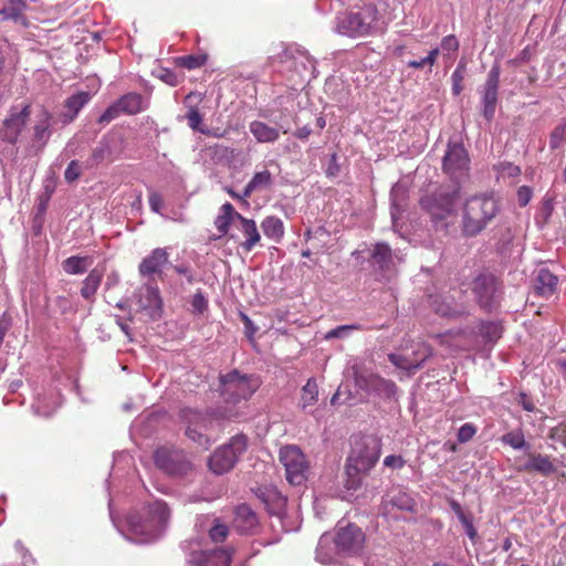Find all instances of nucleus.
I'll use <instances>...</instances> for the list:
<instances>
[{
  "label": "nucleus",
  "instance_id": "7",
  "mask_svg": "<svg viewBox=\"0 0 566 566\" xmlns=\"http://www.w3.org/2000/svg\"><path fill=\"white\" fill-rule=\"evenodd\" d=\"M380 452L381 442L378 438L374 436L356 438L347 461L369 472L378 462Z\"/></svg>",
  "mask_w": 566,
  "mask_h": 566
},
{
  "label": "nucleus",
  "instance_id": "26",
  "mask_svg": "<svg viewBox=\"0 0 566 566\" xmlns=\"http://www.w3.org/2000/svg\"><path fill=\"white\" fill-rule=\"evenodd\" d=\"M233 554V548H218L211 551H201L198 556H193V562L200 566H229Z\"/></svg>",
  "mask_w": 566,
  "mask_h": 566
},
{
  "label": "nucleus",
  "instance_id": "35",
  "mask_svg": "<svg viewBox=\"0 0 566 566\" xmlns=\"http://www.w3.org/2000/svg\"><path fill=\"white\" fill-rule=\"evenodd\" d=\"M478 334L484 345L493 346L503 334V326L496 321H481L478 326Z\"/></svg>",
  "mask_w": 566,
  "mask_h": 566
},
{
  "label": "nucleus",
  "instance_id": "6",
  "mask_svg": "<svg viewBox=\"0 0 566 566\" xmlns=\"http://www.w3.org/2000/svg\"><path fill=\"white\" fill-rule=\"evenodd\" d=\"M471 291L482 310L492 312L500 306L503 285L493 273L482 272L475 276L471 283Z\"/></svg>",
  "mask_w": 566,
  "mask_h": 566
},
{
  "label": "nucleus",
  "instance_id": "38",
  "mask_svg": "<svg viewBox=\"0 0 566 566\" xmlns=\"http://www.w3.org/2000/svg\"><path fill=\"white\" fill-rule=\"evenodd\" d=\"M92 264V256L72 255L62 262V269L66 274L80 275L85 273Z\"/></svg>",
  "mask_w": 566,
  "mask_h": 566
},
{
  "label": "nucleus",
  "instance_id": "9",
  "mask_svg": "<svg viewBox=\"0 0 566 566\" xmlns=\"http://www.w3.org/2000/svg\"><path fill=\"white\" fill-rule=\"evenodd\" d=\"M279 459L285 469L286 480L292 485H302L306 481L308 463L297 446L289 444L282 447Z\"/></svg>",
  "mask_w": 566,
  "mask_h": 566
},
{
  "label": "nucleus",
  "instance_id": "45",
  "mask_svg": "<svg viewBox=\"0 0 566 566\" xmlns=\"http://www.w3.org/2000/svg\"><path fill=\"white\" fill-rule=\"evenodd\" d=\"M318 398V386L314 378H310L307 382L303 386L301 392V402L302 408L306 409L310 406H313Z\"/></svg>",
  "mask_w": 566,
  "mask_h": 566
},
{
  "label": "nucleus",
  "instance_id": "57",
  "mask_svg": "<svg viewBox=\"0 0 566 566\" xmlns=\"http://www.w3.org/2000/svg\"><path fill=\"white\" fill-rule=\"evenodd\" d=\"M120 113L122 112L117 103H114L104 111V113L98 117L97 122L99 124H108L109 122L118 117Z\"/></svg>",
  "mask_w": 566,
  "mask_h": 566
},
{
  "label": "nucleus",
  "instance_id": "24",
  "mask_svg": "<svg viewBox=\"0 0 566 566\" xmlns=\"http://www.w3.org/2000/svg\"><path fill=\"white\" fill-rule=\"evenodd\" d=\"M28 9L25 0H6L0 9V21H11L22 28H28L30 25L25 14Z\"/></svg>",
  "mask_w": 566,
  "mask_h": 566
},
{
  "label": "nucleus",
  "instance_id": "30",
  "mask_svg": "<svg viewBox=\"0 0 566 566\" xmlns=\"http://www.w3.org/2000/svg\"><path fill=\"white\" fill-rule=\"evenodd\" d=\"M558 277L548 269H539L534 280V289L541 296L549 297L554 294Z\"/></svg>",
  "mask_w": 566,
  "mask_h": 566
},
{
  "label": "nucleus",
  "instance_id": "54",
  "mask_svg": "<svg viewBox=\"0 0 566 566\" xmlns=\"http://www.w3.org/2000/svg\"><path fill=\"white\" fill-rule=\"evenodd\" d=\"M229 530L228 526L224 524H216L212 526L209 531V536L212 542L214 543H221L226 539L228 536Z\"/></svg>",
  "mask_w": 566,
  "mask_h": 566
},
{
  "label": "nucleus",
  "instance_id": "16",
  "mask_svg": "<svg viewBox=\"0 0 566 566\" xmlns=\"http://www.w3.org/2000/svg\"><path fill=\"white\" fill-rule=\"evenodd\" d=\"M30 115V104H24L21 108L18 106H11L9 111V117L4 119L3 126L0 129V137L2 140L10 144H15Z\"/></svg>",
  "mask_w": 566,
  "mask_h": 566
},
{
  "label": "nucleus",
  "instance_id": "51",
  "mask_svg": "<svg viewBox=\"0 0 566 566\" xmlns=\"http://www.w3.org/2000/svg\"><path fill=\"white\" fill-rule=\"evenodd\" d=\"M465 74V65L463 63H459L457 69L453 71L451 75L452 81V94L458 96L463 91V80Z\"/></svg>",
  "mask_w": 566,
  "mask_h": 566
},
{
  "label": "nucleus",
  "instance_id": "8",
  "mask_svg": "<svg viewBox=\"0 0 566 566\" xmlns=\"http://www.w3.org/2000/svg\"><path fill=\"white\" fill-rule=\"evenodd\" d=\"M377 21V10L365 6L357 11L346 14L338 24L340 33L348 36H364L371 33Z\"/></svg>",
  "mask_w": 566,
  "mask_h": 566
},
{
  "label": "nucleus",
  "instance_id": "5",
  "mask_svg": "<svg viewBox=\"0 0 566 566\" xmlns=\"http://www.w3.org/2000/svg\"><path fill=\"white\" fill-rule=\"evenodd\" d=\"M459 198V186L440 187L434 192L421 197L420 206L430 214L432 221L438 224L454 213Z\"/></svg>",
  "mask_w": 566,
  "mask_h": 566
},
{
  "label": "nucleus",
  "instance_id": "4",
  "mask_svg": "<svg viewBox=\"0 0 566 566\" xmlns=\"http://www.w3.org/2000/svg\"><path fill=\"white\" fill-rule=\"evenodd\" d=\"M249 439L243 433L233 436L227 443L217 448L210 455L209 469L218 475L231 471L248 450Z\"/></svg>",
  "mask_w": 566,
  "mask_h": 566
},
{
  "label": "nucleus",
  "instance_id": "47",
  "mask_svg": "<svg viewBox=\"0 0 566 566\" xmlns=\"http://www.w3.org/2000/svg\"><path fill=\"white\" fill-rule=\"evenodd\" d=\"M431 305L437 314L443 317H459L462 315V312L449 303L443 301H439V297L436 296L432 298Z\"/></svg>",
  "mask_w": 566,
  "mask_h": 566
},
{
  "label": "nucleus",
  "instance_id": "10",
  "mask_svg": "<svg viewBox=\"0 0 566 566\" xmlns=\"http://www.w3.org/2000/svg\"><path fill=\"white\" fill-rule=\"evenodd\" d=\"M154 462L158 469L169 475L182 476L192 470V464L182 450L161 447L154 452Z\"/></svg>",
  "mask_w": 566,
  "mask_h": 566
},
{
  "label": "nucleus",
  "instance_id": "21",
  "mask_svg": "<svg viewBox=\"0 0 566 566\" xmlns=\"http://www.w3.org/2000/svg\"><path fill=\"white\" fill-rule=\"evenodd\" d=\"M253 492L271 515L279 516L284 511L286 499L274 485H261Z\"/></svg>",
  "mask_w": 566,
  "mask_h": 566
},
{
  "label": "nucleus",
  "instance_id": "52",
  "mask_svg": "<svg viewBox=\"0 0 566 566\" xmlns=\"http://www.w3.org/2000/svg\"><path fill=\"white\" fill-rule=\"evenodd\" d=\"M82 170H83V167L78 160H75V159L71 160L65 169V172H64L65 181L67 184H73L81 177Z\"/></svg>",
  "mask_w": 566,
  "mask_h": 566
},
{
  "label": "nucleus",
  "instance_id": "15",
  "mask_svg": "<svg viewBox=\"0 0 566 566\" xmlns=\"http://www.w3.org/2000/svg\"><path fill=\"white\" fill-rule=\"evenodd\" d=\"M380 510L385 515L391 514L394 510L415 513L417 501L408 490L401 486H394L384 494Z\"/></svg>",
  "mask_w": 566,
  "mask_h": 566
},
{
  "label": "nucleus",
  "instance_id": "13",
  "mask_svg": "<svg viewBox=\"0 0 566 566\" xmlns=\"http://www.w3.org/2000/svg\"><path fill=\"white\" fill-rule=\"evenodd\" d=\"M500 75L501 66L499 63H494L488 73L485 83L482 86V115L488 122H491L495 115V108L499 101Z\"/></svg>",
  "mask_w": 566,
  "mask_h": 566
},
{
  "label": "nucleus",
  "instance_id": "61",
  "mask_svg": "<svg viewBox=\"0 0 566 566\" xmlns=\"http://www.w3.org/2000/svg\"><path fill=\"white\" fill-rule=\"evenodd\" d=\"M148 202H149V207L151 209V211L156 212V213H159L163 206H164V201H163V197L160 193L156 192V191H151L148 196Z\"/></svg>",
  "mask_w": 566,
  "mask_h": 566
},
{
  "label": "nucleus",
  "instance_id": "64",
  "mask_svg": "<svg viewBox=\"0 0 566 566\" xmlns=\"http://www.w3.org/2000/svg\"><path fill=\"white\" fill-rule=\"evenodd\" d=\"M441 48L446 51H458L459 41L454 35H447L441 41Z\"/></svg>",
  "mask_w": 566,
  "mask_h": 566
},
{
  "label": "nucleus",
  "instance_id": "23",
  "mask_svg": "<svg viewBox=\"0 0 566 566\" xmlns=\"http://www.w3.org/2000/svg\"><path fill=\"white\" fill-rule=\"evenodd\" d=\"M169 261V253L165 248H156L150 254L145 256L138 265V272L142 276L151 277L157 275L161 277L163 268Z\"/></svg>",
  "mask_w": 566,
  "mask_h": 566
},
{
  "label": "nucleus",
  "instance_id": "53",
  "mask_svg": "<svg viewBox=\"0 0 566 566\" xmlns=\"http://www.w3.org/2000/svg\"><path fill=\"white\" fill-rule=\"evenodd\" d=\"M476 433V427L470 422L462 424L458 430V441L460 443H465L470 441Z\"/></svg>",
  "mask_w": 566,
  "mask_h": 566
},
{
  "label": "nucleus",
  "instance_id": "20",
  "mask_svg": "<svg viewBox=\"0 0 566 566\" xmlns=\"http://www.w3.org/2000/svg\"><path fill=\"white\" fill-rule=\"evenodd\" d=\"M232 526L242 535H253L260 530V521L248 504H240L235 509Z\"/></svg>",
  "mask_w": 566,
  "mask_h": 566
},
{
  "label": "nucleus",
  "instance_id": "39",
  "mask_svg": "<svg viewBox=\"0 0 566 566\" xmlns=\"http://www.w3.org/2000/svg\"><path fill=\"white\" fill-rule=\"evenodd\" d=\"M279 57L281 62L287 63L290 66L293 65L300 74L302 71H306L311 64L310 57L302 51L286 49L279 55Z\"/></svg>",
  "mask_w": 566,
  "mask_h": 566
},
{
  "label": "nucleus",
  "instance_id": "56",
  "mask_svg": "<svg viewBox=\"0 0 566 566\" xmlns=\"http://www.w3.org/2000/svg\"><path fill=\"white\" fill-rule=\"evenodd\" d=\"M459 521L462 524L465 534L469 536V538L472 542H474L478 538V532H476V528L473 525V516H472V514L469 513L468 515L463 516Z\"/></svg>",
  "mask_w": 566,
  "mask_h": 566
},
{
  "label": "nucleus",
  "instance_id": "37",
  "mask_svg": "<svg viewBox=\"0 0 566 566\" xmlns=\"http://www.w3.org/2000/svg\"><path fill=\"white\" fill-rule=\"evenodd\" d=\"M238 216H241V213L235 211L230 202L222 205L221 213L214 220V226L220 233L219 238L226 235L229 232L231 223L237 221Z\"/></svg>",
  "mask_w": 566,
  "mask_h": 566
},
{
  "label": "nucleus",
  "instance_id": "44",
  "mask_svg": "<svg viewBox=\"0 0 566 566\" xmlns=\"http://www.w3.org/2000/svg\"><path fill=\"white\" fill-rule=\"evenodd\" d=\"M500 441L514 450H528L531 448L530 443L525 440L522 428L506 432L500 438Z\"/></svg>",
  "mask_w": 566,
  "mask_h": 566
},
{
  "label": "nucleus",
  "instance_id": "55",
  "mask_svg": "<svg viewBox=\"0 0 566 566\" xmlns=\"http://www.w3.org/2000/svg\"><path fill=\"white\" fill-rule=\"evenodd\" d=\"M191 306L195 313L202 314L208 308V300L201 292L198 290L191 301Z\"/></svg>",
  "mask_w": 566,
  "mask_h": 566
},
{
  "label": "nucleus",
  "instance_id": "25",
  "mask_svg": "<svg viewBox=\"0 0 566 566\" xmlns=\"http://www.w3.org/2000/svg\"><path fill=\"white\" fill-rule=\"evenodd\" d=\"M53 125V116L46 111L42 109L36 115V122L33 126V138H32V147L36 148V151H42L46 146L51 135V126Z\"/></svg>",
  "mask_w": 566,
  "mask_h": 566
},
{
  "label": "nucleus",
  "instance_id": "62",
  "mask_svg": "<svg viewBox=\"0 0 566 566\" xmlns=\"http://www.w3.org/2000/svg\"><path fill=\"white\" fill-rule=\"evenodd\" d=\"M240 316H241V319H242L243 325H244V333H245V335L250 339L253 338L254 334L258 331V327L253 324V322L251 321V318L247 314L240 313Z\"/></svg>",
  "mask_w": 566,
  "mask_h": 566
},
{
  "label": "nucleus",
  "instance_id": "43",
  "mask_svg": "<svg viewBox=\"0 0 566 566\" xmlns=\"http://www.w3.org/2000/svg\"><path fill=\"white\" fill-rule=\"evenodd\" d=\"M111 156H112V148H111L109 144L105 140H101L98 143V145L92 150V154L85 161L84 167L86 169H92L94 167H97L104 160L111 159Z\"/></svg>",
  "mask_w": 566,
  "mask_h": 566
},
{
  "label": "nucleus",
  "instance_id": "33",
  "mask_svg": "<svg viewBox=\"0 0 566 566\" xmlns=\"http://www.w3.org/2000/svg\"><path fill=\"white\" fill-rule=\"evenodd\" d=\"M195 98H198L199 102L202 101L201 94L199 93L190 92L186 95L184 103L188 108V112L186 113L185 118L192 130L201 133V129H205V126H202V115L198 107L191 104Z\"/></svg>",
  "mask_w": 566,
  "mask_h": 566
},
{
  "label": "nucleus",
  "instance_id": "18",
  "mask_svg": "<svg viewBox=\"0 0 566 566\" xmlns=\"http://www.w3.org/2000/svg\"><path fill=\"white\" fill-rule=\"evenodd\" d=\"M356 385L366 391L374 392L381 398L391 399L395 397L398 387L390 380L376 374L356 375Z\"/></svg>",
  "mask_w": 566,
  "mask_h": 566
},
{
  "label": "nucleus",
  "instance_id": "49",
  "mask_svg": "<svg viewBox=\"0 0 566 566\" xmlns=\"http://www.w3.org/2000/svg\"><path fill=\"white\" fill-rule=\"evenodd\" d=\"M153 75L170 86H177L184 77V75H178L175 71L166 67L154 70Z\"/></svg>",
  "mask_w": 566,
  "mask_h": 566
},
{
  "label": "nucleus",
  "instance_id": "32",
  "mask_svg": "<svg viewBox=\"0 0 566 566\" xmlns=\"http://www.w3.org/2000/svg\"><path fill=\"white\" fill-rule=\"evenodd\" d=\"M122 113L135 115L148 107V101L139 93H128L122 96L117 102Z\"/></svg>",
  "mask_w": 566,
  "mask_h": 566
},
{
  "label": "nucleus",
  "instance_id": "50",
  "mask_svg": "<svg viewBox=\"0 0 566 566\" xmlns=\"http://www.w3.org/2000/svg\"><path fill=\"white\" fill-rule=\"evenodd\" d=\"M566 136V120L559 123L551 133L549 147L555 150L558 149L565 142Z\"/></svg>",
  "mask_w": 566,
  "mask_h": 566
},
{
  "label": "nucleus",
  "instance_id": "1",
  "mask_svg": "<svg viewBox=\"0 0 566 566\" xmlns=\"http://www.w3.org/2000/svg\"><path fill=\"white\" fill-rule=\"evenodd\" d=\"M235 417L238 412L227 407L210 408L206 411L186 407L179 411L185 436L203 449H208L214 441L212 433L216 427H219L221 421Z\"/></svg>",
  "mask_w": 566,
  "mask_h": 566
},
{
  "label": "nucleus",
  "instance_id": "34",
  "mask_svg": "<svg viewBox=\"0 0 566 566\" xmlns=\"http://www.w3.org/2000/svg\"><path fill=\"white\" fill-rule=\"evenodd\" d=\"M144 512L154 522H158L160 528L165 531L170 518V509L167 503L160 500H156L147 504Z\"/></svg>",
  "mask_w": 566,
  "mask_h": 566
},
{
  "label": "nucleus",
  "instance_id": "17",
  "mask_svg": "<svg viewBox=\"0 0 566 566\" xmlns=\"http://www.w3.org/2000/svg\"><path fill=\"white\" fill-rule=\"evenodd\" d=\"M127 526L129 532L137 537L136 541L140 543L153 542L164 532L158 522L149 520L145 512L129 514Z\"/></svg>",
  "mask_w": 566,
  "mask_h": 566
},
{
  "label": "nucleus",
  "instance_id": "14",
  "mask_svg": "<svg viewBox=\"0 0 566 566\" xmlns=\"http://www.w3.org/2000/svg\"><path fill=\"white\" fill-rule=\"evenodd\" d=\"M368 262L373 272L382 279L389 280L396 273L395 255L385 242L373 245Z\"/></svg>",
  "mask_w": 566,
  "mask_h": 566
},
{
  "label": "nucleus",
  "instance_id": "31",
  "mask_svg": "<svg viewBox=\"0 0 566 566\" xmlns=\"http://www.w3.org/2000/svg\"><path fill=\"white\" fill-rule=\"evenodd\" d=\"M91 94L88 92H78L67 97L64 102V107L67 112L62 114L63 124H69L78 114V112L90 102Z\"/></svg>",
  "mask_w": 566,
  "mask_h": 566
},
{
  "label": "nucleus",
  "instance_id": "36",
  "mask_svg": "<svg viewBox=\"0 0 566 566\" xmlns=\"http://www.w3.org/2000/svg\"><path fill=\"white\" fill-rule=\"evenodd\" d=\"M250 132L259 143H274L280 137V130L268 124L253 120L250 123Z\"/></svg>",
  "mask_w": 566,
  "mask_h": 566
},
{
  "label": "nucleus",
  "instance_id": "12",
  "mask_svg": "<svg viewBox=\"0 0 566 566\" xmlns=\"http://www.w3.org/2000/svg\"><path fill=\"white\" fill-rule=\"evenodd\" d=\"M365 533L354 523L343 525L342 522L337 524V530L334 536V544L337 554L339 555H356L361 552L365 544Z\"/></svg>",
  "mask_w": 566,
  "mask_h": 566
},
{
  "label": "nucleus",
  "instance_id": "22",
  "mask_svg": "<svg viewBox=\"0 0 566 566\" xmlns=\"http://www.w3.org/2000/svg\"><path fill=\"white\" fill-rule=\"evenodd\" d=\"M138 304L142 311L148 313L151 319H158L163 312V300L159 289L150 283L140 289Z\"/></svg>",
  "mask_w": 566,
  "mask_h": 566
},
{
  "label": "nucleus",
  "instance_id": "3",
  "mask_svg": "<svg viewBox=\"0 0 566 566\" xmlns=\"http://www.w3.org/2000/svg\"><path fill=\"white\" fill-rule=\"evenodd\" d=\"M260 385L259 377L233 369L227 374H220L218 391L226 405L237 406L250 399Z\"/></svg>",
  "mask_w": 566,
  "mask_h": 566
},
{
  "label": "nucleus",
  "instance_id": "59",
  "mask_svg": "<svg viewBox=\"0 0 566 566\" xmlns=\"http://www.w3.org/2000/svg\"><path fill=\"white\" fill-rule=\"evenodd\" d=\"M517 201L521 207H525L532 199L533 190L528 186H521L517 189Z\"/></svg>",
  "mask_w": 566,
  "mask_h": 566
},
{
  "label": "nucleus",
  "instance_id": "63",
  "mask_svg": "<svg viewBox=\"0 0 566 566\" xmlns=\"http://www.w3.org/2000/svg\"><path fill=\"white\" fill-rule=\"evenodd\" d=\"M174 270L181 275H185L188 283L195 282V273L188 264H178L174 266Z\"/></svg>",
  "mask_w": 566,
  "mask_h": 566
},
{
  "label": "nucleus",
  "instance_id": "2",
  "mask_svg": "<svg viewBox=\"0 0 566 566\" xmlns=\"http://www.w3.org/2000/svg\"><path fill=\"white\" fill-rule=\"evenodd\" d=\"M499 211V202L491 196H475L469 199L463 210V235L468 238L476 237L495 218Z\"/></svg>",
  "mask_w": 566,
  "mask_h": 566
},
{
  "label": "nucleus",
  "instance_id": "29",
  "mask_svg": "<svg viewBox=\"0 0 566 566\" xmlns=\"http://www.w3.org/2000/svg\"><path fill=\"white\" fill-rule=\"evenodd\" d=\"M105 273V268L96 266L92 269L88 275L83 280L81 287V296L88 301L94 302L95 295L101 286Z\"/></svg>",
  "mask_w": 566,
  "mask_h": 566
},
{
  "label": "nucleus",
  "instance_id": "19",
  "mask_svg": "<svg viewBox=\"0 0 566 566\" xmlns=\"http://www.w3.org/2000/svg\"><path fill=\"white\" fill-rule=\"evenodd\" d=\"M432 354L433 352L430 346L422 345L412 353V356L390 353L388 354V360L397 368L411 374L420 369Z\"/></svg>",
  "mask_w": 566,
  "mask_h": 566
},
{
  "label": "nucleus",
  "instance_id": "58",
  "mask_svg": "<svg viewBox=\"0 0 566 566\" xmlns=\"http://www.w3.org/2000/svg\"><path fill=\"white\" fill-rule=\"evenodd\" d=\"M406 464V460L401 455L390 454L384 460V465L394 470L402 469Z\"/></svg>",
  "mask_w": 566,
  "mask_h": 566
},
{
  "label": "nucleus",
  "instance_id": "60",
  "mask_svg": "<svg viewBox=\"0 0 566 566\" xmlns=\"http://www.w3.org/2000/svg\"><path fill=\"white\" fill-rule=\"evenodd\" d=\"M328 541H329L328 537L326 535H323L319 538L318 546L316 549V558L323 564H328L332 562V557L328 556L327 554H324V552H323L324 546L327 545Z\"/></svg>",
  "mask_w": 566,
  "mask_h": 566
},
{
  "label": "nucleus",
  "instance_id": "27",
  "mask_svg": "<svg viewBox=\"0 0 566 566\" xmlns=\"http://www.w3.org/2000/svg\"><path fill=\"white\" fill-rule=\"evenodd\" d=\"M237 222L239 223L238 229L245 237V240L240 243V247L245 253H249L260 243L261 234L254 220L248 219L241 214L237 217Z\"/></svg>",
  "mask_w": 566,
  "mask_h": 566
},
{
  "label": "nucleus",
  "instance_id": "28",
  "mask_svg": "<svg viewBox=\"0 0 566 566\" xmlns=\"http://www.w3.org/2000/svg\"><path fill=\"white\" fill-rule=\"evenodd\" d=\"M523 470L548 476L556 472V467L548 455L531 452L527 454V461L524 463Z\"/></svg>",
  "mask_w": 566,
  "mask_h": 566
},
{
  "label": "nucleus",
  "instance_id": "48",
  "mask_svg": "<svg viewBox=\"0 0 566 566\" xmlns=\"http://www.w3.org/2000/svg\"><path fill=\"white\" fill-rule=\"evenodd\" d=\"M407 191L406 189L396 184L390 191L391 208L396 211H403L406 207Z\"/></svg>",
  "mask_w": 566,
  "mask_h": 566
},
{
  "label": "nucleus",
  "instance_id": "40",
  "mask_svg": "<svg viewBox=\"0 0 566 566\" xmlns=\"http://www.w3.org/2000/svg\"><path fill=\"white\" fill-rule=\"evenodd\" d=\"M272 185V175L269 170L255 172L241 192L242 198H250L256 190L266 189Z\"/></svg>",
  "mask_w": 566,
  "mask_h": 566
},
{
  "label": "nucleus",
  "instance_id": "11",
  "mask_svg": "<svg viewBox=\"0 0 566 566\" xmlns=\"http://www.w3.org/2000/svg\"><path fill=\"white\" fill-rule=\"evenodd\" d=\"M442 169L454 180L468 175L470 170V157L462 142L452 138L449 139L442 159Z\"/></svg>",
  "mask_w": 566,
  "mask_h": 566
},
{
  "label": "nucleus",
  "instance_id": "46",
  "mask_svg": "<svg viewBox=\"0 0 566 566\" xmlns=\"http://www.w3.org/2000/svg\"><path fill=\"white\" fill-rule=\"evenodd\" d=\"M207 62V55L206 54H189L184 56H178L175 59L176 65L187 69V70H195L198 67H201Z\"/></svg>",
  "mask_w": 566,
  "mask_h": 566
},
{
  "label": "nucleus",
  "instance_id": "41",
  "mask_svg": "<svg viewBox=\"0 0 566 566\" xmlns=\"http://www.w3.org/2000/svg\"><path fill=\"white\" fill-rule=\"evenodd\" d=\"M368 473H369L368 471L363 470L361 468H358L357 465L352 464L348 461H346V467H345L346 478L344 480V488L347 491H353V492L357 491L363 484L364 476H366Z\"/></svg>",
  "mask_w": 566,
  "mask_h": 566
},
{
  "label": "nucleus",
  "instance_id": "42",
  "mask_svg": "<svg viewBox=\"0 0 566 566\" xmlns=\"http://www.w3.org/2000/svg\"><path fill=\"white\" fill-rule=\"evenodd\" d=\"M261 229L265 237L279 243L284 237L283 221L275 216H269L261 222Z\"/></svg>",
  "mask_w": 566,
  "mask_h": 566
}]
</instances>
